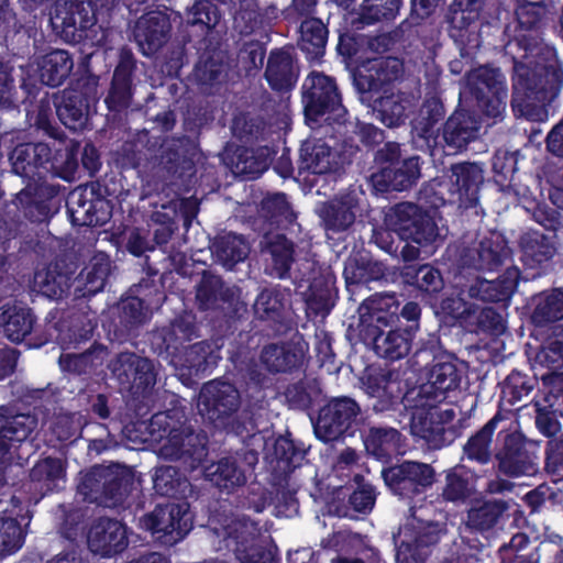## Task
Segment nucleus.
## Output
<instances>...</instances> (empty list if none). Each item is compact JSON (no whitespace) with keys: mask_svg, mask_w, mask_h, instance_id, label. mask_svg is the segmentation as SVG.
<instances>
[{"mask_svg":"<svg viewBox=\"0 0 563 563\" xmlns=\"http://www.w3.org/2000/svg\"><path fill=\"white\" fill-rule=\"evenodd\" d=\"M12 169L16 175L33 178L41 169L57 170L59 165L52 157V151L45 143H27L18 145L11 155Z\"/></svg>","mask_w":563,"mask_h":563,"instance_id":"nucleus-18","label":"nucleus"},{"mask_svg":"<svg viewBox=\"0 0 563 563\" xmlns=\"http://www.w3.org/2000/svg\"><path fill=\"white\" fill-rule=\"evenodd\" d=\"M555 234L544 235L540 232H530L522 236L521 246L523 255L536 263H542L556 253Z\"/></svg>","mask_w":563,"mask_h":563,"instance_id":"nucleus-46","label":"nucleus"},{"mask_svg":"<svg viewBox=\"0 0 563 563\" xmlns=\"http://www.w3.org/2000/svg\"><path fill=\"white\" fill-rule=\"evenodd\" d=\"M364 194L358 190H350L341 194L319 208V216L327 229L344 231L350 228L361 211Z\"/></svg>","mask_w":563,"mask_h":563,"instance_id":"nucleus-15","label":"nucleus"},{"mask_svg":"<svg viewBox=\"0 0 563 563\" xmlns=\"http://www.w3.org/2000/svg\"><path fill=\"white\" fill-rule=\"evenodd\" d=\"M386 485L401 497H410L433 483L434 472L424 463L407 461L382 472Z\"/></svg>","mask_w":563,"mask_h":563,"instance_id":"nucleus-12","label":"nucleus"},{"mask_svg":"<svg viewBox=\"0 0 563 563\" xmlns=\"http://www.w3.org/2000/svg\"><path fill=\"white\" fill-rule=\"evenodd\" d=\"M510 508V503L501 499L477 503L468 510L466 527L485 532L503 526L509 517Z\"/></svg>","mask_w":563,"mask_h":563,"instance_id":"nucleus-25","label":"nucleus"},{"mask_svg":"<svg viewBox=\"0 0 563 563\" xmlns=\"http://www.w3.org/2000/svg\"><path fill=\"white\" fill-rule=\"evenodd\" d=\"M368 91L379 92L384 85L397 79L402 73V63L396 57H382L371 62Z\"/></svg>","mask_w":563,"mask_h":563,"instance_id":"nucleus-45","label":"nucleus"},{"mask_svg":"<svg viewBox=\"0 0 563 563\" xmlns=\"http://www.w3.org/2000/svg\"><path fill=\"white\" fill-rule=\"evenodd\" d=\"M16 507L14 505V508ZM20 511L21 509H5L0 516V556L14 554L24 544L25 531L18 521Z\"/></svg>","mask_w":563,"mask_h":563,"instance_id":"nucleus-37","label":"nucleus"},{"mask_svg":"<svg viewBox=\"0 0 563 563\" xmlns=\"http://www.w3.org/2000/svg\"><path fill=\"white\" fill-rule=\"evenodd\" d=\"M218 353L206 342H198L186 347L181 366L187 367L190 373L206 372L217 364Z\"/></svg>","mask_w":563,"mask_h":563,"instance_id":"nucleus-50","label":"nucleus"},{"mask_svg":"<svg viewBox=\"0 0 563 563\" xmlns=\"http://www.w3.org/2000/svg\"><path fill=\"white\" fill-rule=\"evenodd\" d=\"M362 388L368 397L376 399L373 405L376 411L387 409L400 394V383L382 369L367 372L362 378Z\"/></svg>","mask_w":563,"mask_h":563,"instance_id":"nucleus-26","label":"nucleus"},{"mask_svg":"<svg viewBox=\"0 0 563 563\" xmlns=\"http://www.w3.org/2000/svg\"><path fill=\"white\" fill-rule=\"evenodd\" d=\"M541 363L558 369L563 365V341L554 340L544 346L538 355Z\"/></svg>","mask_w":563,"mask_h":563,"instance_id":"nucleus-64","label":"nucleus"},{"mask_svg":"<svg viewBox=\"0 0 563 563\" xmlns=\"http://www.w3.org/2000/svg\"><path fill=\"white\" fill-rule=\"evenodd\" d=\"M441 529L439 525L428 523L421 528L418 536L413 537L408 527H405L400 533V541L397 545V563H421L427 552L424 548L434 544L440 539Z\"/></svg>","mask_w":563,"mask_h":563,"instance_id":"nucleus-19","label":"nucleus"},{"mask_svg":"<svg viewBox=\"0 0 563 563\" xmlns=\"http://www.w3.org/2000/svg\"><path fill=\"white\" fill-rule=\"evenodd\" d=\"M460 384V374L453 363L435 364L429 375V380L423 384L417 395L426 397L427 400L442 404L446 393L454 390Z\"/></svg>","mask_w":563,"mask_h":563,"instance_id":"nucleus-28","label":"nucleus"},{"mask_svg":"<svg viewBox=\"0 0 563 563\" xmlns=\"http://www.w3.org/2000/svg\"><path fill=\"white\" fill-rule=\"evenodd\" d=\"M141 526L164 545H174L192 528V517L187 503L157 506L141 519Z\"/></svg>","mask_w":563,"mask_h":563,"instance_id":"nucleus-6","label":"nucleus"},{"mask_svg":"<svg viewBox=\"0 0 563 563\" xmlns=\"http://www.w3.org/2000/svg\"><path fill=\"white\" fill-rule=\"evenodd\" d=\"M151 440L158 442V455L169 460H184L190 468L207 455L206 438L186 424L185 413L173 409L158 412L148 423Z\"/></svg>","mask_w":563,"mask_h":563,"instance_id":"nucleus-1","label":"nucleus"},{"mask_svg":"<svg viewBox=\"0 0 563 563\" xmlns=\"http://www.w3.org/2000/svg\"><path fill=\"white\" fill-rule=\"evenodd\" d=\"M390 225L402 240L423 247L426 256L433 254L435 244L443 236L435 219L430 214L420 212L411 203H401L395 208L390 216Z\"/></svg>","mask_w":563,"mask_h":563,"instance_id":"nucleus-3","label":"nucleus"},{"mask_svg":"<svg viewBox=\"0 0 563 563\" xmlns=\"http://www.w3.org/2000/svg\"><path fill=\"white\" fill-rule=\"evenodd\" d=\"M514 89L526 108L530 106L529 100H537L543 103L548 99V88L560 79L556 53L553 47L536 43L526 48L522 60L515 65Z\"/></svg>","mask_w":563,"mask_h":563,"instance_id":"nucleus-2","label":"nucleus"},{"mask_svg":"<svg viewBox=\"0 0 563 563\" xmlns=\"http://www.w3.org/2000/svg\"><path fill=\"white\" fill-rule=\"evenodd\" d=\"M250 252L249 244L240 235L225 233L217 238L212 253L223 266L232 268L236 263L246 258Z\"/></svg>","mask_w":563,"mask_h":563,"instance_id":"nucleus-38","label":"nucleus"},{"mask_svg":"<svg viewBox=\"0 0 563 563\" xmlns=\"http://www.w3.org/2000/svg\"><path fill=\"white\" fill-rule=\"evenodd\" d=\"M362 99L373 101L376 118L387 126L399 125L405 120L406 111L410 107V101L405 95L395 92L389 87L384 88L380 96L378 92H366Z\"/></svg>","mask_w":563,"mask_h":563,"instance_id":"nucleus-22","label":"nucleus"},{"mask_svg":"<svg viewBox=\"0 0 563 563\" xmlns=\"http://www.w3.org/2000/svg\"><path fill=\"white\" fill-rule=\"evenodd\" d=\"M220 21L217 8L209 0H197L187 13L189 24H202L207 29L214 27Z\"/></svg>","mask_w":563,"mask_h":563,"instance_id":"nucleus-56","label":"nucleus"},{"mask_svg":"<svg viewBox=\"0 0 563 563\" xmlns=\"http://www.w3.org/2000/svg\"><path fill=\"white\" fill-rule=\"evenodd\" d=\"M483 179V169L477 164L463 163L452 167V192L457 196L460 206L470 208L477 203Z\"/></svg>","mask_w":563,"mask_h":563,"instance_id":"nucleus-23","label":"nucleus"},{"mask_svg":"<svg viewBox=\"0 0 563 563\" xmlns=\"http://www.w3.org/2000/svg\"><path fill=\"white\" fill-rule=\"evenodd\" d=\"M31 478L42 483V488L47 492L59 488L60 483L65 482V468L62 460L46 457L40 461L32 468Z\"/></svg>","mask_w":563,"mask_h":563,"instance_id":"nucleus-48","label":"nucleus"},{"mask_svg":"<svg viewBox=\"0 0 563 563\" xmlns=\"http://www.w3.org/2000/svg\"><path fill=\"white\" fill-rule=\"evenodd\" d=\"M155 490L164 496H177L185 494L188 482L179 475L174 466H159L155 470L154 476Z\"/></svg>","mask_w":563,"mask_h":563,"instance_id":"nucleus-51","label":"nucleus"},{"mask_svg":"<svg viewBox=\"0 0 563 563\" xmlns=\"http://www.w3.org/2000/svg\"><path fill=\"white\" fill-rule=\"evenodd\" d=\"M130 476L120 466H96L85 473L78 483V492L86 500L113 507L128 493Z\"/></svg>","mask_w":563,"mask_h":563,"instance_id":"nucleus-5","label":"nucleus"},{"mask_svg":"<svg viewBox=\"0 0 563 563\" xmlns=\"http://www.w3.org/2000/svg\"><path fill=\"white\" fill-rule=\"evenodd\" d=\"M413 399L410 423L412 434L426 440L434 448L441 446L444 442V426L455 418L454 409L427 400L420 395Z\"/></svg>","mask_w":563,"mask_h":563,"instance_id":"nucleus-7","label":"nucleus"},{"mask_svg":"<svg viewBox=\"0 0 563 563\" xmlns=\"http://www.w3.org/2000/svg\"><path fill=\"white\" fill-rule=\"evenodd\" d=\"M92 203L82 200L81 191H74L70 196L69 212L71 213L73 221L79 225H93V216L90 214Z\"/></svg>","mask_w":563,"mask_h":563,"instance_id":"nucleus-58","label":"nucleus"},{"mask_svg":"<svg viewBox=\"0 0 563 563\" xmlns=\"http://www.w3.org/2000/svg\"><path fill=\"white\" fill-rule=\"evenodd\" d=\"M111 271L109 256L96 253L76 278L77 296H91L101 291Z\"/></svg>","mask_w":563,"mask_h":563,"instance_id":"nucleus-29","label":"nucleus"},{"mask_svg":"<svg viewBox=\"0 0 563 563\" xmlns=\"http://www.w3.org/2000/svg\"><path fill=\"white\" fill-rule=\"evenodd\" d=\"M366 448L377 459H387L401 453V435L394 428H372Z\"/></svg>","mask_w":563,"mask_h":563,"instance_id":"nucleus-41","label":"nucleus"},{"mask_svg":"<svg viewBox=\"0 0 563 563\" xmlns=\"http://www.w3.org/2000/svg\"><path fill=\"white\" fill-rule=\"evenodd\" d=\"M368 314L362 313V322L373 327L371 335L373 336L374 350L380 357L397 361L408 355L411 349L413 333L410 329H390L384 330L395 319L394 313H385L378 307L364 306Z\"/></svg>","mask_w":563,"mask_h":563,"instance_id":"nucleus-4","label":"nucleus"},{"mask_svg":"<svg viewBox=\"0 0 563 563\" xmlns=\"http://www.w3.org/2000/svg\"><path fill=\"white\" fill-rule=\"evenodd\" d=\"M111 371L121 383H132L137 388L155 384V373L150 360L133 353H121L111 363Z\"/></svg>","mask_w":563,"mask_h":563,"instance_id":"nucleus-20","label":"nucleus"},{"mask_svg":"<svg viewBox=\"0 0 563 563\" xmlns=\"http://www.w3.org/2000/svg\"><path fill=\"white\" fill-rule=\"evenodd\" d=\"M302 102L306 117L316 120L325 112H335L341 115V98L335 82L331 77L312 71L302 85Z\"/></svg>","mask_w":563,"mask_h":563,"instance_id":"nucleus-8","label":"nucleus"},{"mask_svg":"<svg viewBox=\"0 0 563 563\" xmlns=\"http://www.w3.org/2000/svg\"><path fill=\"white\" fill-rule=\"evenodd\" d=\"M306 301L316 310L327 308L330 300V285L325 280H316L305 292Z\"/></svg>","mask_w":563,"mask_h":563,"instance_id":"nucleus-62","label":"nucleus"},{"mask_svg":"<svg viewBox=\"0 0 563 563\" xmlns=\"http://www.w3.org/2000/svg\"><path fill=\"white\" fill-rule=\"evenodd\" d=\"M57 114L63 124L70 130H78L86 123V113L82 107L74 104L71 100L59 104Z\"/></svg>","mask_w":563,"mask_h":563,"instance_id":"nucleus-59","label":"nucleus"},{"mask_svg":"<svg viewBox=\"0 0 563 563\" xmlns=\"http://www.w3.org/2000/svg\"><path fill=\"white\" fill-rule=\"evenodd\" d=\"M96 10L87 0H58L52 21L55 26L68 29H87L96 22Z\"/></svg>","mask_w":563,"mask_h":563,"instance_id":"nucleus-24","label":"nucleus"},{"mask_svg":"<svg viewBox=\"0 0 563 563\" xmlns=\"http://www.w3.org/2000/svg\"><path fill=\"white\" fill-rule=\"evenodd\" d=\"M303 352L290 344L268 345L261 355L262 363L271 372H285L299 365L302 361Z\"/></svg>","mask_w":563,"mask_h":563,"instance_id":"nucleus-40","label":"nucleus"},{"mask_svg":"<svg viewBox=\"0 0 563 563\" xmlns=\"http://www.w3.org/2000/svg\"><path fill=\"white\" fill-rule=\"evenodd\" d=\"M497 460L500 472L511 477L532 475L537 472L534 462L522 450L520 437L514 433L505 434L504 446L497 453Z\"/></svg>","mask_w":563,"mask_h":563,"instance_id":"nucleus-21","label":"nucleus"},{"mask_svg":"<svg viewBox=\"0 0 563 563\" xmlns=\"http://www.w3.org/2000/svg\"><path fill=\"white\" fill-rule=\"evenodd\" d=\"M547 405L541 404L540 401L536 402L537 407V417L536 423L538 429L545 434L547 437L554 435L560 430V423L556 419V411L559 408L556 407V401L559 400V396L552 395L551 397H547Z\"/></svg>","mask_w":563,"mask_h":563,"instance_id":"nucleus-53","label":"nucleus"},{"mask_svg":"<svg viewBox=\"0 0 563 563\" xmlns=\"http://www.w3.org/2000/svg\"><path fill=\"white\" fill-rule=\"evenodd\" d=\"M466 82L479 101L488 100L492 108L487 109L489 115L497 117L504 111L505 78L498 69L487 66L473 69L467 74Z\"/></svg>","mask_w":563,"mask_h":563,"instance_id":"nucleus-13","label":"nucleus"},{"mask_svg":"<svg viewBox=\"0 0 563 563\" xmlns=\"http://www.w3.org/2000/svg\"><path fill=\"white\" fill-rule=\"evenodd\" d=\"M328 31L321 20L309 18L300 26L301 49L309 58L320 57L325 47Z\"/></svg>","mask_w":563,"mask_h":563,"instance_id":"nucleus-42","label":"nucleus"},{"mask_svg":"<svg viewBox=\"0 0 563 563\" xmlns=\"http://www.w3.org/2000/svg\"><path fill=\"white\" fill-rule=\"evenodd\" d=\"M88 547L102 556L120 553L128 547L126 528L118 520L100 518L89 529Z\"/></svg>","mask_w":563,"mask_h":563,"instance_id":"nucleus-17","label":"nucleus"},{"mask_svg":"<svg viewBox=\"0 0 563 563\" xmlns=\"http://www.w3.org/2000/svg\"><path fill=\"white\" fill-rule=\"evenodd\" d=\"M343 166L340 153L322 140L307 141L300 150L299 174L303 176L338 173Z\"/></svg>","mask_w":563,"mask_h":563,"instance_id":"nucleus-14","label":"nucleus"},{"mask_svg":"<svg viewBox=\"0 0 563 563\" xmlns=\"http://www.w3.org/2000/svg\"><path fill=\"white\" fill-rule=\"evenodd\" d=\"M247 471L235 457H224L206 467L205 476L220 489L231 490L246 483Z\"/></svg>","mask_w":563,"mask_h":563,"instance_id":"nucleus-32","label":"nucleus"},{"mask_svg":"<svg viewBox=\"0 0 563 563\" xmlns=\"http://www.w3.org/2000/svg\"><path fill=\"white\" fill-rule=\"evenodd\" d=\"M340 7L358 15L361 22L371 24L389 19L398 10L397 0H334Z\"/></svg>","mask_w":563,"mask_h":563,"instance_id":"nucleus-35","label":"nucleus"},{"mask_svg":"<svg viewBox=\"0 0 563 563\" xmlns=\"http://www.w3.org/2000/svg\"><path fill=\"white\" fill-rule=\"evenodd\" d=\"M473 492V485L465 477L463 468H455L446 474V484L443 488V497L455 501L467 497Z\"/></svg>","mask_w":563,"mask_h":563,"instance_id":"nucleus-55","label":"nucleus"},{"mask_svg":"<svg viewBox=\"0 0 563 563\" xmlns=\"http://www.w3.org/2000/svg\"><path fill=\"white\" fill-rule=\"evenodd\" d=\"M420 176L419 157L412 156L397 166L386 167L373 176L375 185L385 183V189L401 191L410 187Z\"/></svg>","mask_w":563,"mask_h":563,"instance_id":"nucleus-33","label":"nucleus"},{"mask_svg":"<svg viewBox=\"0 0 563 563\" xmlns=\"http://www.w3.org/2000/svg\"><path fill=\"white\" fill-rule=\"evenodd\" d=\"M38 67L42 82L56 87L69 76L74 62L68 52L55 49L41 58Z\"/></svg>","mask_w":563,"mask_h":563,"instance_id":"nucleus-36","label":"nucleus"},{"mask_svg":"<svg viewBox=\"0 0 563 563\" xmlns=\"http://www.w3.org/2000/svg\"><path fill=\"white\" fill-rule=\"evenodd\" d=\"M477 255V260L472 263L475 268L490 269L500 264L506 256V249L500 241V236L492 234L489 239L481 241Z\"/></svg>","mask_w":563,"mask_h":563,"instance_id":"nucleus-52","label":"nucleus"},{"mask_svg":"<svg viewBox=\"0 0 563 563\" xmlns=\"http://www.w3.org/2000/svg\"><path fill=\"white\" fill-rule=\"evenodd\" d=\"M297 70L288 51L279 49L271 53L265 77L275 90H288L297 80Z\"/></svg>","mask_w":563,"mask_h":563,"instance_id":"nucleus-31","label":"nucleus"},{"mask_svg":"<svg viewBox=\"0 0 563 563\" xmlns=\"http://www.w3.org/2000/svg\"><path fill=\"white\" fill-rule=\"evenodd\" d=\"M283 308L279 294L274 289H264L254 303L255 314L261 319H271L278 314Z\"/></svg>","mask_w":563,"mask_h":563,"instance_id":"nucleus-57","label":"nucleus"},{"mask_svg":"<svg viewBox=\"0 0 563 563\" xmlns=\"http://www.w3.org/2000/svg\"><path fill=\"white\" fill-rule=\"evenodd\" d=\"M416 283L424 291H438L442 287V277L438 269L422 265L416 273Z\"/></svg>","mask_w":563,"mask_h":563,"instance_id":"nucleus-63","label":"nucleus"},{"mask_svg":"<svg viewBox=\"0 0 563 563\" xmlns=\"http://www.w3.org/2000/svg\"><path fill=\"white\" fill-rule=\"evenodd\" d=\"M221 283L216 277H205L197 288V301L201 309H209L217 305Z\"/></svg>","mask_w":563,"mask_h":563,"instance_id":"nucleus-60","label":"nucleus"},{"mask_svg":"<svg viewBox=\"0 0 563 563\" xmlns=\"http://www.w3.org/2000/svg\"><path fill=\"white\" fill-rule=\"evenodd\" d=\"M34 318L31 310L22 305L5 303L0 307V328L12 342H21L31 333Z\"/></svg>","mask_w":563,"mask_h":563,"instance_id":"nucleus-30","label":"nucleus"},{"mask_svg":"<svg viewBox=\"0 0 563 563\" xmlns=\"http://www.w3.org/2000/svg\"><path fill=\"white\" fill-rule=\"evenodd\" d=\"M35 286L44 296L52 299H60L68 294L70 276L58 269V266H49L40 271L34 277Z\"/></svg>","mask_w":563,"mask_h":563,"instance_id":"nucleus-43","label":"nucleus"},{"mask_svg":"<svg viewBox=\"0 0 563 563\" xmlns=\"http://www.w3.org/2000/svg\"><path fill=\"white\" fill-rule=\"evenodd\" d=\"M545 468L555 481L563 479V437L549 442Z\"/></svg>","mask_w":563,"mask_h":563,"instance_id":"nucleus-61","label":"nucleus"},{"mask_svg":"<svg viewBox=\"0 0 563 563\" xmlns=\"http://www.w3.org/2000/svg\"><path fill=\"white\" fill-rule=\"evenodd\" d=\"M169 16L161 11L142 15L135 23L133 35L145 56L156 53L168 40L170 32Z\"/></svg>","mask_w":563,"mask_h":563,"instance_id":"nucleus-16","label":"nucleus"},{"mask_svg":"<svg viewBox=\"0 0 563 563\" xmlns=\"http://www.w3.org/2000/svg\"><path fill=\"white\" fill-rule=\"evenodd\" d=\"M531 319L537 325H545L563 319V291L542 292L533 298Z\"/></svg>","mask_w":563,"mask_h":563,"instance_id":"nucleus-39","label":"nucleus"},{"mask_svg":"<svg viewBox=\"0 0 563 563\" xmlns=\"http://www.w3.org/2000/svg\"><path fill=\"white\" fill-rule=\"evenodd\" d=\"M499 418L490 419L464 446V452L470 460L482 464L490 460V442Z\"/></svg>","mask_w":563,"mask_h":563,"instance_id":"nucleus-49","label":"nucleus"},{"mask_svg":"<svg viewBox=\"0 0 563 563\" xmlns=\"http://www.w3.org/2000/svg\"><path fill=\"white\" fill-rule=\"evenodd\" d=\"M240 407V394L230 383L211 380L201 388L197 409L207 420L222 423V420L234 413Z\"/></svg>","mask_w":563,"mask_h":563,"instance_id":"nucleus-9","label":"nucleus"},{"mask_svg":"<svg viewBox=\"0 0 563 563\" xmlns=\"http://www.w3.org/2000/svg\"><path fill=\"white\" fill-rule=\"evenodd\" d=\"M267 168L265 158L255 155L253 150H240L236 159L232 163V172L235 175L256 178Z\"/></svg>","mask_w":563,"mask_h":563,"instance_id":"nucleus-54","label":"nucleus"},{"mask_svg":"<svg viewBox=\"0 0 563 563\" xmlns=\"http://www.w3.org/2000/svg\"><path fill=\"white\" fill-rule=\"evenodd\" d=\"M358 412V405L351 398L342 397L331 400L320 410L314 423L316 435L323 442L339 439Z\"/></svg>","mask_w":563,"mask_h":563,"instance_id":"nucleus-11","label":"nucleus"},{"mask_svg":"<svg viewBox=\"0 0 563 563\" xmlns=\"http://www.w3.org/2000/svg\"><path fill=\"white\" fill-rule=\"evenodd\" d=\"M132 64L129 60L122 62L114 70L112 86L106 99L109 109L119 110L128 107L130 100V81Z\"/></svg>","mask_w":563,"mask_h":563,"instance_id":"nucleus-47","label":"nucleus"},{"mask_svg":"<svg viewBox=\"0 0 563 563\" xmlns=\"http://www.w3.org/2000/svg\"><path fill=\"white\" fill-rule=\"evenodd\" d=\"M228 523L221 528L214 527L213 532L218 538H222L224 547L232 549L241 563H274L271 552L251 549L252 553H246L244 548L255 533V526L244 518L227 519Z\"/></svg>","mask_w":563,"mask_h":563,"instance_id":"nucleus-10","label":"nucleus"},{"mask_svg":"<svg viewBox=\"0 0 563 563\" xmlns=\"http://www.w3.org/2000/svg\"><path fill=\"white\" fill-rule=\"evenodd\" d=\"M519 280V269L508 268L495 280L477 279L471 285L468 295L482 301H504L511 297Z\"/></svg>","mask_w":563,"mask_h":563,"instance_id":"nucleus-27","label":"nucleus"},{"mask_svg":"<svg viewBox=\"0 0 563 563\" xmlns=\"http://www.w3.org/2000/svg\"><path fill=\"white\" fill-rule=\"evenodd\" d=\"M265 252L272 260V274L278 278L285 277L292 262V244L279 234L266 236Z\"/></svg>","mask_w":563,"mask_h":563,"instance_id":"nucleus-44","label":"nucleus"},{"mask_svg":"<svg viewBox=\"0 0 563 563\" xmlns=\"http://www.w3.org/2000/svg\"><path fill=\"white\" fill-rule=\"evenodd\" d=\"M479 125L474 117L465 112H455L446 121L443 137L449 147L461 151L477 135Z\"/></svg>","mask_w":563,"mask_h":563,"instance_id":"nucleus-34","label":"nucleus"}]
</instances>
